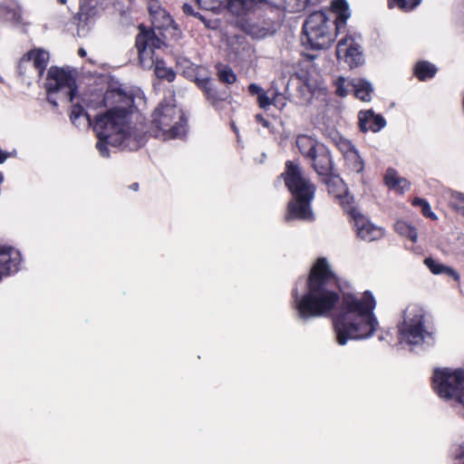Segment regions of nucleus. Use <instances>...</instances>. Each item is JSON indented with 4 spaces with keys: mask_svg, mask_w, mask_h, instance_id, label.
Instances as JSON below:
<instances>
[{
    "mask_svg": "<svg viewBox=\"0 0 464 464\" xmlns=\"http://www.w3.org/2000/svg\"><path fill=\"white\" fill-rule=\"evenodd\" d=\"M104 102L106 106H114L96 117L94 131L100 154L109 157L108 146L130 150L140 149L145 142V136L143 128L130 126L129 121L134 103L132 97L122 91L111 90L105 93Z\"/></svg>",
    "mask_w": 464,
    "mask_h": 464,
    "instance_id": "obj_1",
    "label": "nucleus"
},
{
    "mask_svg": "<svg viewBox=\"0 0 464 464\" xmlns=\"http://www.w3.org/2000/svg\"><path fill=\"white\" fill-rule=\"evenodd\" d=\"M306 290H293V309L303 322L328 315L340 301L338 282L325 257H319L305 280Z\"/></svg>",
    "mask_w": 464,
    "mask_h": 464,
    "instance_id": "obj_2",
    "label": "nucleus"
},
{
    "mask_svg": "<svg viewBox=\"0 0 464 464\" xmlns=\"http://www.w3.org/2000/svg\"><path fill=\"white\" fill-rule=\"evenodd\" d=\"M375 307L376 300L370 291L361 295H343L339 310L333 318L336 343L345 345L349 341L372 337L379 328Z\"/></svg>",
    "mask_w": 464,
    "mask_h": 464,
    "instance_id": "obj_3",
    "label": "nucleus"
},
{
    "mask_svg": "<svg viewBox=\"0 0 464 464\" xmlns=\"http://www.w3.org/2000/svg\"><path fill=\"white\" fill-rule=\"evenodd\" d=\"M351 15L345 0H335L328 13L311 14L303 25L306 43L313 49L321 50L331 46L337 34L344 32Z\"/></svg>",
    "mask_w": 464,
    "mask_h": 464,
    "instance_id": "obj_4",
    "label": "nucleus"
},
{
    "mask_svg": "<svg viewBox=\"0 0 464 464\" xmlns=\"http://www.w3.org/2000/svg\"><path fill=\"white\" fill-rule=\"evenodd\" d=\"M285 184L295 198L289 202L285 216L286 220L291 219H313V212L310 208L314 198L315 188L304 175L299 165L292 161L286 163Z\"/></svg>",
    "mask_w": 464,
    "mask_h": 464,
    "instance_id": "obj_5",
    "label": "nucleus"
},
{
    "mask_svg": "<svg viewBox=\"0 0 464 464\" xmlns=\"http://www.w3.org/2000/svg\"><path fill=\"white\" fill-rule=\"evenodd\" d=\"M186 120L172 99L161 102L152 113L150 132L160 140L179 138L185 133Z\"/></svg>",
    "mask_w": 464,
    "mask_h": 464,
    "instance_id": "obj_6",
    "label": "nucleus"
},
{
    "mask_svg": "<svg viewBox=\"0 0 464 464\" xmlns=\"http://www.w3.org/2000/svg\"><path fill=\"white\" fill-rule=\"evenodd\" d=\"M397 327L401 343L420 345L432 339L426 325L425 312L416 304H411L404 309Z\"/></svg>",
    "mask_w": 464,
    "mask_h": 464,
    "instance_id": "obj_7",
    "label": "nucleus"
},
{
    "mask_svg": "<svg viewBox=\"0 0 464 464\" xmlns=\"http://www.w3.org/2000/svg\"><path fill=\"white\" fill-rule=\"evenodd\" d=\"M433 389L446 400H454L464 408V370L440 369L433 374Z\"/></svg>",
    "mask_w": 464,
    "mask_h": 464,
    "instance_id": "obj_8",
    "label": "nucleus"
},
{
    "mask_svg": "<svg viewBox=\"0 0 464 464\" xmlns=\"http://www.w3.org/2000/svg\"><path fill=\"white\" fill-rule=\"evenodd\" d=\"M47 100L57 105V99L73 102L75 97V81L71 72L53 66L47 72L45 82Z\"/></svg>",
    "mask_w": 464,
    "mask_h": 464,
    "instance_id": "obj_9",
    "label": "nucleus"
},
{
    "mask_svg": "<svg viewBox=\"0 0 464 464\" xmlns=\"http://www.w3.org/2000/svg\"><path fill=\"white\" fill-rule=\"evenodd\" d=\"M165 45L164 40L155 31H146L145 26L140 25V33L136 37V46L141 67L148 70L153 68L159 60L156 51Z\"/></svg>",
    "mask_w": 464,
    "mask_h": 464,
    "instance_id": "obj_10",
    "label": "nucleus"
},
{
    "mask_svg": "<svg viewBox=\"0 0 464 464\" xmlns=\"http://www.w3.org/2000/svg\"><path fill=\"white\" fill-rule=\"evenodd\" d=\"M205 10L219 12L227 9L232 14L243 18L256 7L269 3V0H196Z\"/></svg>",
    "mask_w": 464,
    "mask_h": 464,
    "instance_id": "obj_11",
    "label": "nucleus"
},
{
    "mask_svg": "<svg viewBox=\"0 0 464 464\" xmlns=\"http://www.w3.org/2000/svg\"><path fill=\"white\" fill-rule=\"evenodd\" d=\"M149 13L152 24L151 29L146 31H155V33L164 40V43L169 38H178L179 31L177 26L167 11L161 7L160 4L152 0L149 3Z\"/></svg>",
    "mask_w": 464,
    "mask_h": 464,
    "instance_id": "obj_12",
    "label": "nucleus"
},
{
    "mask_svg": "<svg viewBox=\"0 0 464 464\" xmlns=\"http://www.w3.org/2000/svg\"><path fill=\"white\" fill-rule=\"evenodd\" d=\"M353 198L349 196L341 198V204L344 209L350 213L354 220V227L357 236L368 242H372L381 238L383 236V229L381 227L375 226L366 217L362 215L356 208L351 206Z\"/></svg>",
    "mask_w": 464,
    "mask_h": 464,
    "instance_id": "obj_13",
    "label": "nucleus"
},
{
    "mask_svg": "<svg viewBox=\"0 0 464 464\" xmlns=\"http://www.w3.org/2000/svg\"><path fill=\"white\" fill-rule=\"evenodd\" d=\"M336 55L350 68H355L364 63V55L361 45L360 36L351 33L346 34L337 44Z\"/></svg>",
    "mask_w": 464,
    "mask_h": 464,
    "instance_id": "obj_14",
    "label": "nucleus"
},
{
    "mask_svg": "<svg viewBox=\"0 0 464 464\" xmlns=\"http://www.w3.org/2000/svg\"><path fill=\"white\" fill-rule=\"evenodd\" d=\"M22 256L19 250L9 246H0V281L4 276L19 271Z\"/></svg>",
    "mask_w": 464,
    "mask_h": 464,
    "instance_id": "obj_15",
    "label": "nucleus"
},
{
    "mask_svg": "<svg viewBox=\"0 0 464 464\" xmlns=\"http://www.w3.org/2000/svg\"><path fill=\"white\" fill-rule=\"evenodd\" d=\"M319 176L328 177L333 172V160L326 146H319L317 150L308 159Z\"/></svg>",
    "mask_w": 464,
    "mask_h": 464,
    "instance_id": "obj_16",
    "label": "nucleus"
},
{
    "mask_svg": "<svg viewBox=\"0 0 464 464\" xmlns=\"http://www.w3.org/2000/svg\"><path fill=\"white\" fill-rule=\"evenodd\" d=\"M98 0H81L78 13V34H84L97 15Z\"/></svg>",
    "mask_w": 464,
    "mask_h": 464,
    "instance_id": "obj_17",
    "label": "nucleus"
},
{
    "mask_svg": "<svg viewBox=\"0 0 464 464\" xmlns=\"http://www.w3.org/2000/svg\"><path fill=\"white\" fill-rule=\"evenodd\" d=\"M50 59L49 53L42 48H34L23 55V63L31 61L35 76L41 78Z\"/></svg>",
    "mask_w": 464,
    "mask_h": 464,
    "instance_id": "obj_18",
    "label": "nucleus"
},
{
    "mask_svg": "<svg viewBox=\"0 0 464 464\" xmlns=\"http://www.w3.org/2000/svg\"><path fill=\"white\" fill-rule=\"evenodd\" d=\"M359 125L361 130L364 132L369 130L377 132L386 125V121L382 116L368 110L359 112Z\"/></svg>",
    "mask_w": 464,
    "mask_h": 464,
    "instance_id": "obj_19",
    "label": "nucleus"
},
{
    "mask_svg": "<svg viewBox=\"0 0 464 464\" xmlns=\"http://www.w3.org/2000/svg\"><path fill=\"white\" fill-rule=\"evenodd\" d=\"M188 77L194 81L206 92L208 98L215 96V90L210 82V77L204 68L195 66L193 72H188Z\"/></svg>",
    "mask_w": 464,
    "mask_h": 464,
    "instance_id": "obj_20",
    "label": "nucleus"
},
{
    "mask_svg": "<svg viewBox=\"0 0 464 464\" xmlns=\"http://www.w3.org/2000/svg\"><path fill=\"white\" fill-rule=\"evenodd\" d=\"M424 264L434 275H446L451 277L455 282H459L460 280L459 274L453 267L445 266L432 257L425 258Z\"/></svg>",
    "mask_w": 464,
    "mask_h": 464,
    "instance_id": "obj_21",
    "label": "nucleus"
},
{
    "mask_svg": "<svg viewBox=\"0 0 464 464\" xmlns=\"http://www.w3.org/2000/svg\"><path fill=\"white\" fill-rule=\"evenodd\" d=\"M323 145V143L308 135H298L296 138V146L306 159H309L315 152V150H317L319 146Z\"/></svg>",
    "mask_w": 464,
    "mask_h": 464,
    "instance_id": "obj_22",
    "label": "nucleus"
},
{
    "mask_svg": "<svg viewBox=\"0 0 464 464\" xmlns=\"http://www.w3.org/2000/svg\"><path fill=\"white\" fill-rule=\"evenodd\" d=\"M354 95L362 102H369L372 98V86L371 82L362 79H354L351 82Z\"/></svg>",
    "mask_w": 464,
    "mask_h": 464,
    "instance_id": "obj_23",
    "label": "nucleus"
},
{
    "mask_svg": "<svg viewBox=\"0 0 464 464\" xmlns=\"http://www.w3.org/2000/svg\"><path fill=\"white\" fill-rule=\"evenodd\" d=\"M0 16L11 21H18L20 8L15 0H3L0 2Z\"/></svg>",
    "mask_w": 464,
    "mask_h": 464,
    "instance_id": "obj_24",
    "label": "nucleus"
},
{
    "mask_svg": "<svg viewBox=\"0 0 464 464\" xmlns=\"http://www.w3.org/2000/svg\"><path fill=\"white\" fill-rule=\"evenodd\" d=\"M385 183L390 188L395 189L399 192H403L410 188L408 180L401 178L393 169L387 170L385 175Z\"/></svg>",
    "mask_w": 464,
    "mask_h": 464,
    "instance_id": "obj_25",
    "label": "nucleus"
},
{
    "mask_svg": "<svg viewBox=\"0 0 464 464\" xmlns=\"http://www.w3.org/2000/svg\"><path fill=\"white\" fill-rule=\"evenodd\" d=\"M385 183L390 188L395 189L399 192H403L410 188L408 180L401 178L393 169L387 170L385 175Z\"/></svg>",
    "mask_w": 464,
    "mask_h": 464,
    "instance_id": "obj_26",
    "label": "nucleus"
},
{
    "mask_svg": "<svg viewBox=\"0 0 464 464\" xmlns=\"http://www.w3.org/2000/svg\"><path fill=\"white\" fill-rule=\"evenodd\" d=\"M385 183L390 188L395 189L399 192H403L410 188L408 180L401 178L393 169L387 170L385 175Z\"/></svg>",
    "mask_w": 464,
    "mask_h": 464,
    "instance_id": "obj_27",
    "label": "nucleus"
},
{
    "mask_svg": "<svg viewBox=\"0 0 464 464\" xmlns=\"http://www.w3.org/2000/svg\"><path fill=\"white\" fill-rule=\"evenodd\" d=\"M71 121L75 126L89 125L90 118L85 112L83 107L78 103H73L70 114Z\"/></svg>",
    "mask_w": 464,
    "mask_h": 464,
    "instance_id": "obj_28",
    "label": "nucleus"
},
{
    "mask_svg": "<svg viewBox=\"0 0 464 464\" xmlns=\"http://www.w3.org/2000/svg\"><path fill=\"white\" fill-rule=\"evenodd\" d=\"M394 228L398 234L409 238L411 242L415 243L418 239V232L416 228L411 224L399 220L395 223Z\"/></svg>",
    "mask_w": 464,
    "mask_h": 464,
    "instance_id": "obj_29",
    "label": "nucleus"
},
{
    "mask_svg": "<svg viewBox=\"0 0 464 464\" xmlns=\"http://www.w3.org/2000/svg\"><path fill=\"white\" fill-rule=\"evenodd\" d=\"M415 74L420 81H425L427 79L432 78L437 69L436 67L428 62H420L415 66Z\"/></svg>",
    "mask_w": 464,
    "mask_h": 464,
    "instance_id": "obj_30",
    "label": "nucleus"
},
{
    "mask_svg": "<svg viewBox=\"0 0 464 464\" xmlns=\"http://www.w3.org/2000/svg\"><path fill=\"white\" fill-rule=\"evenodd\" d=\"M347 167L353 172L359 173L363 169V161L362 160L357 150L350 151L344 157Z\"/></svg>",
    "mask_w": 464,
    "mask_h": 464,
    "instance_id": "obj_31",
    "label": "nucleus"
},
{
    "mask_svg": "<svg viewBox=\"0 0 464 464\" xmlns=\"http://www.w3.org/2000/svg\"><path fill=\"white\" fill-rule=\"evenodd\" d=\"M153 68L158 78L165 79L168 82L174 81L176 77L175 72L170 68H168L163 61L159 59Z\"/></svg>",
    "mask_w": 464,
    "mask_h": 464,
    "instance_id": "obj_32",
    "label": "nucleus"
},
{
    "mask_svg": "<svg viewBox=\"0 0 464 464\" xmlns=\"http://www.w3.org/2000/svg\"><path fill=\"white\" fill-rule=\"evenodd\" d=\"M352 82L353 80H348L343 76L338 77L334 82L336 86V94L341 97L346 96L349 93L350 90H352Z\"/></svg>",
    "mask_w": 464,
    "mask_h": 464,
    "instance_id": "obj_33",
    "label": "nucleus"
},
{
    "mask_svg": "<svg viewBox=\"0 0 464 464\" xmlns=\"http://www.w3.org/2000/svg\"><path fill=\"white\" fill-rule=\"evenodd\" d=\"M218 74V78H219L220 82H225L227 84H232V83L236 82V81H237V76H236L235 72H233V70L231 68H229L227 66H224V65L219 66Z\"/></svg>",
    "mask_w": 464,
    "mask_h": 464,
    "instance_id": "obj_34",
    "label": "nucleus"
},
{
    "mask_svg": "<svg viewBox=\"0 0 464 464\" xmlns=\"http://www.w3.org/2000/svg\"><path fill=\"white\" fill-rule=\"evenodd\" d=\"M421 0H390L389 5H396L403 11H411L420 4Z\"/></svg>",
    "mask_w": 464,
    "mask_h": 464,
    "instance_id": "obj_35",
    "label": "nucleus"
},
{
    "mask_svg": "<svg viewBox=\"0 0 464 464\" xmlns=\"http://www.w3.org/2000/svg\"><path fill=\"white\" fill-rule=\"evenodd\" d=\"M413 204L421 208V212L425 217L431 219L437 218L436 215L431 211L430 204L426 200L417 198L413 200Z\"/></svg>",
    "mask_w": 464,
    "mask_h": 464,
    "instance_id": "obj_36",
    "label": "nucleus"
},
{
    "mask_svg": "<svg viewBox=\"0 0 464 464\" xmlns=\"http://www.w3.org/2000/svg\"><path fill=\"white\" fill-rule=\"evenodd\" d=\"M31 61H27V63H23V57L20 59L18 63V72L21 75H29L30 77H34L35 74L33 65L31 64Z\"/></svg>",
    "mask_w": 464,
    "mask_h": 464,
    "instance_id": "obj_37",
    "label": "nucleus"
},
{
    "mask_svg": "<svg viewBox=\"0 0 464 464\" xmlns=\"http://www.w3.org/2000/svg\"><path fill=\"white\" fill-rule=\"evenodd\" d=\"M337 146L343 155V158L350 153V151L355 150V147L347 140H340Z\"/></svg>",
    "mask_w": 464,
    "mask_h": 464,
    "instance_id": "obj_38",
    "label": "nucleus"
},
{
    "mask_svg": "<svg viewBox=\"0 0 464 464\" xmlns=\"http://www.w3.org/2000/svg\"><path fill=\"white\" fill-rule=\"evenodd\" d=\"M257 102L260 108L267 109L271 104H273V96L270 97L266 92H263L257 97Z\"/></svg>",
    "mask_w": 464,
    "mask_h": 464,
    "instance_id": "obj_39",
    "label": "nucleus"
},
{
    "mask_svg": "<svg viewBox=\"0 0 464 464\" xmlns=\"http://www.w3.org/2000/svg\"><path fill=\"white\" fill-rule=\"evenodd\" d=\"M273 104L279 109H283L286 104L285 98L277 91L273 92Z\"/></svg>",
    "mask_w": 464,
    "mask_h": 464,
    "instance_id": "obj_40",
    "label": "nucleus"
},
{
    "mask_svg": "<svg viewBox=\"0 0 464 464\" xmlns=\"http://www.w3.org/2000/svg\"><path fill=\"white\" fill-rule=\"evenodd\" d=\"M454 464H464V445L456 449Z\"/></svg>",
    "mask_w": 464,
    "mask_h": 464,
    "instance_id": "obj_41",
    "label": "nucleus"
},
{
    "mask_svg": "<svg viewBox=\"0 0 464 464\" xmlns=\"http://www.w3.org/2000/svg\"><path fill=\"white\" fill-rule=\"evenodd\" d=\"M248 91L252 95H257V97L264 92L263 88L256 83H251L248 86Z\"/></svg>",
    "mask_w": 464,
    "mask_h": 464,
    "instance_id": "obj_42",
    "label": "nucleus"
},
{
    "mask_svg": "<svg viewBox=\"0 0 464 464\" xmlns=\"http://www.w3.org/2000/svg\"><path fill=\"white\" fill-rule=\"evenodd\" d=\"M241 26H242L243 30L246 31L247 34L256 35V31H255L254 25L248 24L247 21H246V22L242 21Z\"/></svg>",
    "mask_w": 464,
    "mask_h": 464,
    "instance_id": "obj_43",
    "label": "nucleus"
},
{
    "mask_svg": "<svg viewBox=\"0 0 464 464\" xmlns=\"http://www.w3.org/2000/svg\"><path fill=\"white\" fill-rule=\"evenodd\" d=\"M256 121H258L259 123H261L264 127L266 128H268L269 127V122L267 120H266L262 115L260 114H257L256 116Z\"/></svg>",
    "mask_w": 464,
    "mask_h": 464,
    "instance_id": "obj_44",
    "label": "nucleus"
},
{
    "mask_svg": "<svg viewBox=\"0 0 464 464\" xmlns=\"http://www.w3.org/2000/svg\"><path fill=\"white\" fill-rule=\"evenodd\" d=\"M183 11H184V13H185V14H191V15H192V14H194V13H193V8H192V6H191L190 5H188V4H184V5H183Z\"/></svg>",
    "mask_w": 464,
    "mask_h": 464,
    "instance_id": "obj_45",
    "label": "nucleus"
},
{
    "mask_svg": "<svg viewBox=\"0 0 464 464\" xmlns=\"http://www.w3.org/2000/svg\"><path fill=\"white\" fill-rule=\"evenodd\" d=\"M9 156V153L0 150V163H4Z\"/></svg>",
    "mask_w": 464,
    "mask_h": 464,
    "instance_id": "obj_46",
    "label": "nucleus"
},
{
    "mask_svg": "<svg viewBox=\"0 0 464 464\" xmlns=\"http://www.w3.org/2000/svg\"><path fill=\"white\" fill-rule=\"evenodd\" d=\"M78 53L81 57H84L86 55V51L83 48H80Z\"/></svg>",
    "mask_w": 464,
    "mask_h": 464,
    "instance_id": "obj_47",
    "label": "nucleus"
},
{
    "mask_svg": "<svg viewBox=\"0 0 464 464\" xmlns=\"http://www.w3.org/2000/svg\"><path fill=\"white\" fill-rule=\"evenodd\" d=\"M60 5H66L68 0H57Z\"/></svg>",
    "mask_w": 464,
    "mask_h": 464,
    "instance_id": "obj_48",
    "label": "nucleus"
},
{
    "mask_svg": "<svg viewBox=\"0 0 464 464\" xmlns=\"http://www.w3.org/2000/svg\"><path fill=\"white\" fill-rule=\"evenodd\" d=\"M3 181H4V175L2 173H0V185L2 184Z\"/></svg>",
    "mask_w": 464,
    "mask_h": 464,
    "instance_id": "obj_49",
    "label": "nucleus"
},
{
    "mask_svg": "<svg viewBox=\"0 0 464 464\" xmlns=\"http://www.w3.org/2000/svg\"><path fill=\"white\" fill-rule=\"evenodd\" d=\"M307 87L309 90H312V88H313L310 84H308Z\"/></svg>",
    "mask_w": 464,
    "mask_h": 464,
    "instance_id": "obj_50",
    "label": "nucleus"
},
{
    "mask_svg": "<svg viewBox=\"0 0 464 464\" xmlns=\"http://www.w3.org/2000/svg\"><path fill=\"white\" fill-rule=\"evenodd\" d=\"M462 213H463V215H464V208L462 209Z\"/></svg>",
    "mask_w": 464,
    "mask_h": 464,
    "instance_id": "obj_51",
    "label": "nucleus"
}]
</instances>
